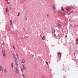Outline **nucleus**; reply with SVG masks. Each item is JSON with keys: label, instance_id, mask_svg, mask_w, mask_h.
Here are the masks:
<instances>
[{"label": "nucleus", "instance_id": "f257e3e1", "mask_svg": "<svg viewBox=\"0 0 78 78\" xmlns=\"http://www.w3.org/2000/svg\"><path fill=\"white\" fill-rule=\"evenodd\" d=\"M12 53L13 55L14 56V58L15 59L14 60L16 64V66H18L19 64H18V62H17V58L16 57L14 53L12 51Z\"/></svg>", "mask_w": 78, "mask_h": 78}, {"label": "nucleus", "instance_id": "f03ea898", "mask_svg": "<svg viewBox=\"0 0 78 78\" xmlns=\"http://www.w3.org/2000/svg\"><path fill=\"white\" fill-rule=\"evenodd\" d=\"M2 52L3 56V57H5V56L6 55L5 54V50H4V49H2Z\"/></svg>", "mask_w": 78, "mask_h": 78}, {"label": "nucleus", "instance_id": "7ed1b4c3", "mask_svg": "<svg viewBox=\"0 0 78 78\" xmlns=\"http://www.w3.org/2000/svg\"><path fill=\"white\" fill-rule=\"evenodd\" d=\"M52 34H54V33H55V32H56V30L55 29H53L52 28Z\"/></svg>", "mask_w": 78, "mask_h": 78}, {"label": "nucleus", "instance_id": "20e7f679", "mask_svg": "<svg viewBox=\"0 0 78 78\" xmlns=\"http://www.w3.org/2000/svg\"><path fill=\"white\" fill-rule=\"evenodd\" d=\"M21 62L22 63H23V64H24L25 63V60L23 59H22L21 60Z\"/></svg>", "mask_w": 78, "mask_h": 78}, {"label": "nucleus", "instance_id": "39448f33", "mask_svg": "<svg viewBox=\"0 0 78 78\" xmlns=\"http://www.w3.org/2000/svg\"><path fill=\"white\" fill-rule=\"evenodd\" d=\"M3 69L2 68V66H0V72H2V71H3Z\"/></svg>", "mask_w": 78, "mask_h": 78}, {"label": "nucleus", "instance_id": "423d86ee", "mask_svg": "<svg viewBox=\"0 0 78 78\" xmlns=\"http://www.w3.org/2000/svg\"><path fill=\"white\" fill-rule=\"evenodd\" d=\"M22 66H23V69H24V70H26V67H25V66H24V65H23Z\"/></svg>", "mask_w": 78, "mask_h": 78}, {"label": "nucleus", "instance_id": "0eeeda50", "mask_svg": "<svg viewBox=\"0 0 78 78\" xmlns=\"http://www.w3.org/2000/svg\"><path fill=\"white\" fill-rule=\"evenodd\" d=\"M10 24L11 25H12V20H10Z\"/></svg>", "mask_w": 78, "mask_h": 78}, {"label": "nucleus", "instance_id": "6e6552de", "mask_svg": "<svg viewBox=\"0 0 78 78\" xmlns=\"http://www.w3.org/2000/svg\"><path fill=\"white\" fill-rule=\"evenodd\" d=\"M15 72L16 73H17V74H18V73H19V70H16L15 71Z\"/></svg>", "mask_w": 78, "mask_h": 78}, {"label": "nucleus", "instance_id": "1a4fd4ad", "mask_svg": "<svg viewBox=\"0 0 78 78\" xmlns=\"http://www.w3.org/2000/svg\"><path fill=\"white\" fill-rule=\"evenodd\" d=\"M45 36H43L42 37V39H43V40H45Z\"/></svg>", "mask_w": 78, "mask_h": 78}, {"label": "nucleus", "instance_id": "9d476101", "mask_svg": "<svg viewBox=\"0 0 78 78\" xmlns=\"http://www.w3.org/2000/svg\"><path fill=\"white\" fill-rule=\"evenodd\" d=\"M53 8L54 10H55V9H56V7H55V5L53 6Z\"/></svg>", "mask_w": 78, "mask_h": 78}, {"label": "nucleus", "instance_id": "9b49d317", "mask_svg": "<svg viewBox=\"0 0 78 78\" xmlns=\"http://www.w3.org/2000/svg\"><path fill=\"white\" fill-rule=\"evenodd\" d=\"M11 66L12 68H13L14 66H13V63L12 62V64H11Z\"/></svg>", "mask_w": 78, "mask_h": 78}, {"label": "nucleus", "instance_id": "f8f14e48", "mask_svg": "<svg viewBox=\"0 0 78 78\" xmlns=\"http://www.w3.org/2000/svg\"><path fill=\"white\" fill-rule=\"evenodd\" d=\"M61 9L63 11H64V8H63V7H61Z\"/></svg>", "mask_w": 78, "mask_h": 78}, {"label": "nucleus", "instance_id": "ddd939ff", "mask_svg": "<svg viewBox=\"0 0 78 78\" xmlns=\"http://www.w3.org/2000/svg\"><path fill=\"white\" fill-rule=\"evenodd\" d=\"M25 20H27V16H25Z\"/></svg>", "mask_w": 78, "mask_h": 78}, {"label": "nucleus", "instance_id": "4468645a", "mask_svg": "<svg viewBox=\"0 0 78 78\" xmlns=\"http://www.w3.org/2000/svg\"><path fill=\"white\" fill-rule=\"evenodd\" d=\"M4 72L5 73H6V72H7L6 69H4Z\"/></svg>", "mask_w": 78, "mask_h": 78}, {"label": "nucleus", "instance_id": "2eb2a0df", "mask_svg": "<svg viewBox=\"0 0 78 78\" xmlns=\"http://www.w3.org/2000/svg\"><path fill=\"white\" fill-rule=\"evenodd\" d=\"M24 38H27V37H28V36H24Z\"/></svg>", "mask_w": 78, "mask_h": 78}, {"label": "nucleus", "instance_id": "dca6fc26", "mask_svg": "<svg viewBox=\"0 0 78 78\" xmlns=\"http://www.w3.org/2000/svg\"><path fill=\"white\" fill-rule=\"evenodd\" d=\"M70 13L71 14V13H73V10H72L70 12Z\"/></svg>", "mask_w": 78, "mask_h": 78}, {"label": "nucleus", "instance_id": "f3484780", "mask_svg": "<svg viewBox=\"0 0 78 78\" xmlns=\"http://www.w3.org/2000/svg\"><path fill=\"white\" fill-rule=\"evenodd\" d=\"M22 75L23 78H24L25 76V75L23 74H22Z\"/></svg>", "mask_w": 78, "mask_h": 78}, {"label": "nucleus", "instance_id": "a211bd4d", "mask_svg": "<svg viewBox=\"0 0 78 78\" xmlns=\"http://www.w3.org/2000/svg\"><path fill=\"white\" fill-rule=\"evenodd\" d=\"M6 12H8V8H6Z\"/></svg>", "mask_w": 78, "mask_h": 78}, {"label": "nucleus", "instance_id": "6ab92c4d", "mask_svg": "<svg viewBox=\"0 0 78 78\" xmlns=\"http://www.w3.org/2000/svg\"><path fill=\"white\" fill-rule=\"evenodd\" d=\"M61 54H62V53H59V52H58V55H61Z\"/></svg>", "mask_w": 78, "mask_h": 78}, {"label": "nucleus", "instance_id": "aec40b11", "mask_svg": "<svg viewBox=\"0 0 78 78\" xmlns=\"http://www.w3.org/2000/svg\"><path fill=\"white\" fill-rule=\"evenodd\" d=\"M46 63L48 65V62H46Z\"/></svg>", "mask_w": 78, "mask_h": 78}, {"label": "nucleus", "instance_id": "412c9836", "mask_svg": "<svg viewBox=\"0 0 78 78\" xmlns=\"http://www.w3.org/2000/svg\"><path fill=\"white\" fill-rule=\"evenodd\" d=\"M19 15H20V13L19 12L18 13V15H17L18 17H19Z\"/></svg>", "mask_w": 78, "mask_h": 78}, {"label": "nucleus", "instance_id": "4be33fe9", "mask_svg": "<svg viewBox=\"0 0 78 78\" xmlns=\"http://www.w3.org/2000/svg\"><path fill=\"white\" fill-rule=\"evenodd\" d=\"M15 69L16 71L18 70H17V67H15Z\"/></svg>", "mask_w": 78, "mask_h": 78}, {"label": "nucleus", "instance_id": "5701e85b", "mask_svg": "<svg viewBox=\"0 0 78 78\" xmlns=\"http://www.w3.org/2000/svg\"><path fill=\"white\" fill-rule=\"evenodd\" d=\"M57 26H59L60 25L58 23H57Z\"/></svg>", "mask_w": 78, "mask_h": 78}, {"label": "nucleus", "instance_id": "b1692460", "mask_svg": "<svg viewBox=\"0 0 78 78\" xmlns=\"http://www.w3.org/2000/svg\"><path fill=\"white\" fill-rule=\"evenodd\" d=\"M74 55L75 56H77V55H76V54L74 53Z\"/></svg>", "mask_w": 78, "mask_h": 78}, {"label": "nucleus", "instance_id": "393cba45", "mask_svg": "<svg viewBox=\"0 0 78 78\" xmlns=\"http://www.w3.org/2000/svg\"><path fill=\"white\" fill-rule=\"evenodd\" d=\"M58 57H59V58H61V55H59Z\"/></svg>", "mask_w": 78, "mask_h": 78}, {"label": "nucleus", "instance_id": "a878e982", "mask_svg": "<svg viewBox=\"0 0 78 78\" xmlns=\"http://www.w3.org/2000/svg\"><path fill=\"white\" fill-rule=\"evenodd\" d=\"M68 16H69V15H70V13L69 12V13H68Z\"/></svg>", "mask_w": 78, "mask_h": 78}, {"label": "nucleus", "instance_id": "bb28decb", "mask_svg": "<svg viewBox=\"0 0 78 78\" xmlns=\"http://www.w3.org/2000/svg\"><path fill=\"white\" fill-rule=\"evenodd\" d=\"M59 27L60 28H61L62 27L60 25L59 26Z\"/></svg>", "mask_w": 78, "mask_h": 78}, {"label": "nucleus", "instance_id": "cd10ccee", "mask_svg": "<svg viewBox=\"0 0 78 78\" xmlns=\"http://www.w3.org/2000/svg\"><path fill=\"white\" fill-rule=\"evenodd\" d=\"M76 27H77V25L74 26V28H76Z\"/></svg>", "mask_w": 78, "mask_h": 78}, {"label": "nucleus", "instance_id": "c85d7f7f", "mask_svg": "<svg viewBox=\"0 0 78 78\" xmlns=\"http://www.w3.org/2000/svg\"><path fill=\"white\" fill-rule=\"evenodd\" d=\"M3 45H5V42H3Z\"/></svg>", "mask_w": 78, "mask_h": 78}, {"label": "nucleus", "instance_id": "c756f323", "mask_svg": "<svg viewBox=\"0 0 78 78\" xmlns=\"http://www.w3.org/2000/svg\"><path fill=\"white\" fill-rule=\"evenodd\" d=\"M47 17H48V16H49L48 15V14H47Z\"/></svg>", "mask_w": 78, "mask_h": 78}, {"label": "nucleus", "instance_id": "7c9ffc66", "mask_svg": "<svg viewBox=\"0 0 78 78\" xmlns=\"http://www.w3.org/2000/svg\"><path fill=\"white\" fill-rule=\"evenodd\" d=\"M54 36H55V37H56V34H54Z\"/></svg>", "mask_w": 78, "mask_h": 78}, {"label": "nucleus", "instance_id": "2f4dec72", "mask_svg": "<svg viewBox=\"0 0 78 78\" xmlns=\"http://www.w3.org/2000/svg\"><path fill=\"white\" fill-rule=\"evenodd\" d=\"M6 35H5V39H6Z\"/></svg>", "mask_w": 78, "mask_h": 78}, {"label": "nucleus", "instance_id": "473e14b6", "mask_svg": "<svg viewBox=\"0 0 78 78\" xmlns=\"http://www.w3.org/2000/svg\"><path fill=\"white\" fill-rule=\"evenodd\" d=\"M12 47H13V48H14V49H15V47H14V46H13Z\"/></svg>", "mask_w": 78, "mask_h": 78}, {"label": "nucleus", "instance_id": "72a5a7b5", "mask_svg": "<svg viewBox=\"0 0 78 78\" xmlns=\"http://www.w3.org/2000/svg\"><path fill=\"white\" fill-rule=\"evenodd\" d=\"M34 56V54H33L32 55V56H33H33Z\"/></svg>", "mask_w": 78, "mask_h": 78}, {"label": "nucleus", "instance_id": "f704fd0d", "mask_svg": "<svg viewBox=\"0 0 78 78\" xmlns=\"http://www.w3.org/2000/svg\"><path fill=\"white\" fill-rule=\"evenodd\" d=\"M8 1V0H5V2H7V1Z\"/></svg>", "mask_w": 78, "mask_h": 78}, {"label": "nucleus", "instance_id": "c9c22d12", "mask_svg": "<svg viewBox=\"0 0 78 78\" xmlns=\"http://www.w3.org/2000/svg\"><path fill=\"white\" fill-rule=\"evenodd\" d=\"M17 58H19V57H18V55H17Z\"/></svg>", "mask_w": 78, "mask_h": 78}, {"label": "nucleus", "instance_id": "e433bc0d", "mask_svg": "<svg viewBox=\"0 0 78 78\" xmlns=\"http://www.w3.org/2000/svg\"><path fill=\"white\" fill-rule=\"evenodd\" d=\"M16 56H18V55H17V53L16 54Z\"/></svg>", "mask_w": 78, "mask_h": 78}, {"label": "nucleus", "instance_id": "4c0bfd02", "mask_svg": "<svg viewBox=\"0 0 78 78\" xmlns=\"http://www.w3.org/2000/svg\"><path fill=\"white\" fill-rule=\"evenodd\" d=\"M65 37H67V35H66Z\"/></svg>", "mask_w": 78, "mask_h": 78}, {"label": "nucleus", "instance_id": "58836bf2", "mask_svg": "<svg viewBox=\"0 0 78 78\" xmlns=\"http://www.w3.org/2000/svg\"><path fill=\"white\" fill-rule=\"evenodd\" d=\"M21 71H22V72H23V71H22V69H21Z\"/></svg>", "mask_w": 78, "mask_h": 78}, {"label": "nucleus", "instance_id": "ea45409f", "mask_svg": "<svg viewBox=\"0 0 78 78\" xmlns=\"http://www.w3.org/2000/svg\"><path fill=\"white\" fill-rule=\"evenodd\" d=\"M7 3H9V2H8Z\"/></svg>", "mask_w": 78, "mask_h": 78}, {"label": "nucleus", "instance_id": "a19ab883", "mask_svg": "<svg viewBox=\"0 0 78 78\" xmlns=\"http://www.w3.org/2000/svg\"><path fill=\"white\" fill-rule=\"evenodd\" d=\"M70 21V20H69V22Z\"/></svg>", "mask_w": 78, "mask_h": 78}, {"label": "nucleus", "instance_id": "79ce46f5", "mask_svg": "<svg viewBox=\"0 0 78 78\" xmlns=\"http://www.w3.org/2000/svg\"><path fill=\"white\" fill-rule=\"evenodd\" d=\"M76 44H78V43H77V42H76Z\"/></svg>", "mask_w": 78, "mask_h": 78}, {"label": "nucleus", "instance_id": "37998d69", "mask_svg": "<svg viewBox=\"0 0 78 78\" xmlns=\"http://www.w3.org/2000/svg\"><path fill=\"white\" fill-rule=\"evenodd\" d=\"M20 68H21V70H22V68L20 67Z\"/></svg>", "mask_w": 78, "mask_h": 78}, {"label": "nucleus", "instance_id": "c03bdc74", "mask_svg": "<svg viewBox=\"0 0 78 78\" xmlns=\"http://www.w3.org/2000/svg\"><path fill=\"white\" fill-rule=\"evenodd\" d=\"M68 9H66V10H68Z\"/></svg>", "mask_w": 78, "mask_h": 78}, {"label": "nucleus", "instance_id": "a18cd8bd", "mask_svg": "<svg viewBox=\"0 0 78 78\" xmlns=\"http://www.w3.org/2000/svg\"><path fill=\"white\" fill-rule=\"evenodd\" d=\"M41 37H42V35L41 34Z\"/></svg>", "mask_w": 78, "mask_h": 78}, {"label": "nucleus", "instance_id": "49530a36", "mask_svg": "<svg viewBox=\"0 0 78 78\" xmlns=\"http://www.w3.org/2000/svg\"><path fill=\"white\" fill-rule=\"evenodd\" d=\"M23 78H25V77H24Z\"/></svg>", "mask_w": 78, "mask_h": 78}]
</instances>
